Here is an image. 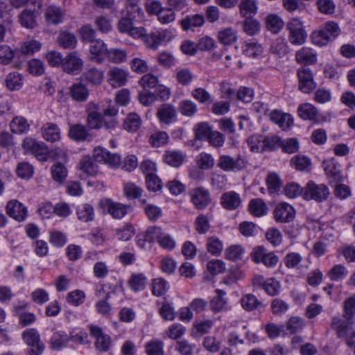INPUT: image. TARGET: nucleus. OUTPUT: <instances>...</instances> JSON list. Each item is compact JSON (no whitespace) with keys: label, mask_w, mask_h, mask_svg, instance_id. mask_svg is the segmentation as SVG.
I'll list each match as a JSON object with an SVG mask.
<instances>
[{"label":"nucleus","mask_w":355,"mask_h":355,"mask_svg":"<svg viewBox=\"0 0 355 355\" xmlns=\"http://www.w3.org/2000/svg\"><path fill=\"white\" fill-rule=\"evenodd\" d=\"M247 162L241 155L235 157L227 155H221L217 160V166L226 172L241 171L246 168Z\"/></svg>","instance_id":"39448f33"},{"label":"nucleus","mask_w":355,"mask_h":355,"mask_svg":"<svg viewBox=\"0 0 355 355\" xmlns=\"http://www.w3.org/2000/svg\"><path fill=\"white\" fill-rule=\"evenodd\" d=\"M340 33V29L338 24L329 21L322 24L318 30L313 31L311 39L313 44L322 46L334 40Z\"/></svg>","instance_id":"f257e3e1"},{"label":"nucleus","mask_w":355,"mask_h":355,"mask_svg":"<svg viewBox=\"0 0 355 355\" xmlns=\"http://www.w3.org/2000/svg\"><path fill=\"white\" fill-rule=\"evenodd\" d=\"M267 209V205L260 198L252 199L249 203V210L255 216L260 217L265 215Z\"/></svg>","instance_id":"37998d69"},{"label":"nucleus","mask_w":355,"mask_h":355,"mask_svg":"<svg viewBox=\"0 0 355 355\" xmlns=\"http://www.w3.org/2000/svg\"><path fill=\"white\" fill-rule=\"evenodd\" d=\"M329 196V190L324 184H316L312 180L307 182L304 188L303 197L305 200H313L321 202L326 200Z\"/></svg>","instance_id":"20e7f679"},{"label":"nucleus","mask_w":355,"mask_h":355,"mask_svg":"<svg viewBox=\"0 0 355 355\" xmlns=\"http://www.w3.org/2000/svg\"><path fill=\"white\" fill-rule=\"evenodd\" d=\"M158 82L157 76L152 73H147L141 77L139 83L143 87V89L149 90L150 89L156 88L158 85Z\"/></svg>","instance_id":"338daca9"},{"label":"nucleus","mask_w":355,"mask_h":355,"mask_svg":"<svg viewBox=\"0 0 355 355\" xmlns=\"http://www.w3.org/2000/svg\"><path fill=\"white\" fill-rule=\"evenodd\" d=\"M106 58L112 63H122L127 60V52L125 50L121 49H107Z\"/></svg>","instance_id":"79ce46f5"},{"label":"nucleus","mask_w":355,"mask_h":355,"mask_svg":"<svg viewBox=\"0 0 355 355\" xmlns=\"http://www.w3.org/2000/svg\"><path fill=\"white\" fill-rule=\"evenodd\" d=\"M196 138L199 140H207L212 132L211 126L206 122H201L194 127Z\"/></svg>","instance_id":"13d9d810"},{"label":"nucleus","mask_w":355,"mask_h":355,"mask_svg":"<svg viewBox=\"0 0 355 355\" xmlns=\"http://www.w3.org/2000/svg\"><path fill=\"white\" fill-rule=\"evenodd\" d=\"M168 288L166 281L162 278H156L153 279L152 284V293L155 296L164 295Z\"/></svg>","instance_id":"680f3d73"},{"label":"nucleus","mask_w":355,"mask_h":355,"mask_svg":"<svg viewBox=\"0 0 355 355\" xmlns=\"http://www.w3.org/2000/svg\"><path fill=\"white\" fill-rule=\"evenodd\" d=\"M242 308L247 311L264 309L266 305L253 294H246L240 300Z\"/></svg>","instance_id":"4be33fe9"},{"label":"nucleus","mask_w":355,"mask_h":355,"mask_svg":"<svg viewBox=\"0 0 355 355\" xmlns=\"http://www.w3.org/2000/svg\"><path fill=\"white\" fill-rule=\"evenodd\" d=\"M83 61L76 51L69 53L64 58L62 68L68 73H78L81 71Z\"/></svg>","instance_id":"dca6fc26"},{"label":"nucleus","mask_w":355,"mask_h":355,"mask_svg":"<svg viewBox=\"0 0 355 355\" xmlns=\"http://www.w3.org/2000/svg\"><path fill=\"white\" fill-rule=\"evenodd\" d=\"M269 118L283 130L289 129L293 124V119L291 114L282 113L276 110L269 114Z\"/></svg>","instance_id":"6ab92c4d"},{"label":"nucleus","mask_w":355,"mask_h":355,"mask_svg":"<svg viewBox=\"0 0 355 355\" xmlns=\"http://www.w3.org/2000/svg\"><path fill=\"white\" fill-rule=\"evenodd\" d=\"M348 274L347 268L343 264H336L334 266L327 272V276L331 281H341L345 278Z\"/></svg>","instance_id":"c03bdc74"},{"label":"nucleus","mask_w":355,"mask_h":355,"mask_svg":"<svg viewBox=\"0 0 355 355\" xmlns=\"http://www.w3.org/2000/svg\"><path fill=\"white\" fill-rule=\"evenodd\" d=\"M29 124L27 120L22 116L15 117L10 123V128L12 132L23 134L29 130Z\"/></svg>","instance_id":"49530a36"},{"label":"nucleus","mask_w":355,"mask_h":355,"mask_svg":"<svg viewBox=\"0 0 355 355\" xmlns=\"http://www.w3.org/2000/svg\"><path fill=\"white\" fill-rule=\"evenodd\" d=\"M217 38L222 44L231 46L237 41L238 32L232 27H226L218 32Z\"/></svg>","instance_id":"b1692460"},{"label":"nucleus","mask_w":355,"mask_h":355,"mask_svg":"<svg viewBox=\"0 0 355 355\" xmlns=\"http://www.w3.org/2000/svg\"><path fill=\"white\" fill-rule=\"evenodd\" d=\"M157 21L162 25L168 24L175 21L176 14L172 8L164 7L157 17Z\"/></svg>","instance_id":"e2e57ef3"},{"label":"nucleus","mask_w":355,"mask_h":355,"mask_svg":"<svg viewBox=\"0 0 355 355\" xmlns=\"http://www.w3.org/2000/svg\"><path fill=\"white\" fill-rule=\"evenodd\" d=\"M168 135L164 131H156L149 137V143L154 148H159L168 144Z\"/></svg>","instance_id":"a18cd8bd"},{"label":"nucleus","mask_w":355,"mask_h":355,"mask_svg":"<svg viewBox=\"0 0 355 355\" xmlns=\"http://www.w3.org/2000/svg\"><path fill=\"white\" fill-rule=\"evenodd\" d=\"M191 202L198 210H203L211 202V196L209 189L200 186L191 189L189 191Z\"/></svg>","instance_id":"423d86ee"},{"label":"nucleus","mask_w":355,"mask_h":355,"mask_svg":"<svg viewBox=\"0 0 355 355\" xmlns=\"http://www.w3.org/2000/svg\"><path fill=\"white\" fill-rule=\"evenodd\" d=\"M78 218L83 222L92 221L94 217L93 207L87 203L78 206L76 209Z\"/></svg>","instance_id":"4c0bfd02"},{"label":"nucleus","mask_w":355,"mask_h":355,"mask_svg":"<svg viewBox=\"0 0 355 355\" xmlns=\"http://www.w3.org/2000/svg\"><path fill=\"white\" fill-rule=\"evenodd\" d=\"M266 184L270 193H275L279 191L282 182L276 173H270L267 176Z\"/></svg>","instance_id":"0e129e2a"},{"label":"nucleus","mask_w":355,"mask_h":355,"mask_svg":"<svg viewBox=\"0 0 355 355\" xmlns=\"http://www.w3.org/2000/svg\"><path fill=\"white\" fill-rule=\"evenodd\" d=\"M143 42L145 44L146 46L151 50H157L158 47L162 44L160 40V37L158 33V31L151 33L150 34L146 35L143 38Z\"/></svg>","instance_id":"bf43d9fd"},{"label":"nucleus","mask_w":355,"mask_h":355,"mask_svg":"<svg viewBox=\"0 0 355 355\" xmlns=\"http://www.w3.org/2000/svg\"><path fill=\"white\" fill-rule=\"evenodd\" d=\"M207 251L214 256H218L223 251V242L216 236L207 238L206 242Z\"/></svg>","instance_id":"de8ad7c7"},{"label":"nucleus","mask_w":355,"mask_h":355,"mask_svg":"<svg viewBox=\"0 0 355 355\" xmlns=\"http://www.w3.org/2000/svg\"><path fill=\"white\" fill-rule=\"evenodd\" d=\"M250 257L254 263H261L268 268L275 267L279 261L278 257L273 252H268L263 246L255 247Z\"/></svg>","instance_id":"6e6552de"},{"label":"nucleus","mask_w":355,"mask_h":355,"mask_svg":"<svg viewBox=\"0 0 355 355\" xmlns=\"http://www.w3.org/2000/svg\"><path fill=\"white\" fill-rule=\"evenodd\" d=\"M83 77L88 84L98 86L104 79V71L96 67H91L83 73Z\"/></svg>","instance_id":"5701e85b"},{"label":"nucleus","mask_w":355,"mask_h":355,"mask_svg":"<svg viewBox=\"0 0 355 355\" xmlns=\"http://www.w3.org/2000/svg\"><path fill=\"white\" fill-rule=\"evenodd\" d=\"M80 169L88 175H94L98 172V166L90 157H83L80 162Z\"/></svg>","instance_id":"3c124183"},{"label":"nucleus","mask_w":355,"mask_h":355,"mask_svg":"<svg viewBox=\"0 0 355 355\" xmlns=\"http://www.w3.org/2000/svg\"><path fill=\"white\" fill-rule=\"evenodd\" d=\"M45 19L49 24H58L62 21L64 12L55 6H49L45 10Z\"/></svg>","instance_id":"c756f323"},{"label":"nucleus","mask_w":355,"mask_h":355,"mask_svg":"<svg viewBox=\"0 0 355 355\" xmlns=\"http://www.w3.org/2000/svg\"><path fill=\"white\" fill-rule=\"evenodd\" d=\"M243 30L248 35H254L260 30L259 22L252 17H244Z\"/></svg>","instance_id":"6e6d98bb"},{"label":"nucleus","mask_w":355,"mask_h":355,"mask_svg":"<svg viewBox=\"0 0 355 355\" xmlns=\"http://www.w3.org/2000/svg\"><path fill=\"white\" fill-rule=\"evenodd\" d=\"M288 41L293 45H302L305 43L307 33L304 30L303 22L297 17H294L288 22Z\"/></svg>","instance_id":"f03ea898"},{"label":"nucleus","mask_w":355,"mask_h":355,"mask_svg":"<svg viewBox=\"0 0 355 355\" xmlns=\"http://www.w3.org/2000/svg\"><path fill=\"white\" fill-rule=\"evenodd\" d=\"M273 214L277 222L289 223L295 218V210L291 205L281 202L275 207Z\"/></svg>","instance_id":"4468645a"},{"label":"nucleus","mask_w":355,"mask_h":355,"mask_svg":"<svg viewBox=\"0 0 355 355\" xmlns=\"http://www.w3.org/2000/svg\"><path fill=\"white\" fill-rule=\"evenodd\" d=\"M43 138L48 141L54 142L60 139V130L58 126L53 123H45L42 129Z\"/></svg>","instance_id":"bb28decb"},{"label":"nucleus","mask_w":355,"mask_h":355,"mask_svg":"<svg viewBox=\"0 0 355 355\" xmlns=\"http://www.w3.org/2000/svg\"><path fill=\"white\" fill-rule=\"evenodd\" d=\"M104 207L107 212L116 219L122 218L128 212V207L112 201L110 199H106L104 202Z\"/></svg>","instance_id":"412c9836"},{"label":"nucleus","mask_w":355,"mask_h":355,"mask_svg":"<svg viewBox=\"0 0 355 355\" xmlns=\"http://www.w3.org/2000/svg\"><path fill=\"white\" fill-rule=\"evenodd\" d=\"M291 163L298 171H309L311 169V160L306 156L296 155L291 159Z\"/></svg>","instance_id":"4d7b16f0"},{"label":"nucleus","mask_w":355,"mask_h":355,"mask_svg":"<svg viewBox=\"0 0 355 355\" xmlns=\"http://www.w3.org/2000/svg\"><path fill=\"white\" fill-rule=\"evenodd\" d=\"M177 115L176 108L170 103L162 104L157 109L156 116L160 123L169 125L176 120Z\"/></svg>","instance_id":"2eb2a0df"},{"label":"nucleus","mask_w":355,"mask_h":355,"mask_svg":"<svg viewBox=\"0 0 355 355\" xmlns=\"http://www.w3.org/2000/svg\"><path fill=\"white\" fill-rule=\"evenodd\" d=\"M331 327L336 331L338 337H344L349 333L351 323L349 320H344L340 317H334L331 320Z\"/></svg>","instance_id":"cd10ccee"},{"label":"nucleus","mask_w":355,"mask_h":355,"mask_svg":"<svg viewBox=\"0 0 355 355\" xmlns=\"http://www.w3.org/2000/svg\"><path fill=\"white\" fill-rule=\"evenodd\" d=\"M70 94L76 101L83 102L88 98L89 90L84 84L78 83L70 87Z\"/></svg>","instance_id":"473e14b6"},{"label":"nucleus","mask_w":355,"mask_h":355,"mask_svg":"<svg viewBox=\"0 0 355 355\" xmlns=\"http://www.w3.org/2000/svg\"><path fill=\"white\" fill-rule=\"evenodd\" d=\"M141 125V117L136 113H130L124 120V129L128 132H136Z\"/></svg>","instance_id":"ea45409f"},{"label":"nucleus","mask_w":355,"mask_h":355,"mask_svg":"<svg viewBox=\"0 0 355 355\" xmlns=\"http://www.w3.org/2000/svg\"><path fill=\"white\" fill-rule=\"evenodd\" d=\"M245 250L240 245H232L225 250V257L232 261H236L243 259Z\"/></svg>","instance_id":"a19ab883"},{"label":"nucleus","mask_w":355,"mask_h":355,"mask_svg":"<svg viewBox=\"0 0 355 355\" xmlns=\"http://www.w3.org/2000/svg\"><path fill=\"white\" fill-rule=\"evenodd\" d=\"M140 0H124V8L121 10V15L140 17L142 10L139 6Z\"/></svg>","instance_id":"72a5a7b5"},{"label":"nucleus","mask_w":355,"mask_h":355,"mask_svg":"<svg viewBox=\"0 0 355 355\" xmlns=\"http://www.w3.org/2000/svg\"><path fill=\"white\" fill-rule=\"evenodd\" d=\"M164 343L154 339L148 341L145 346L147 355H164Z\"/></svg>","instance_id":"864d4df0"},{"label":"nucleus","mask_w":355,"mask_h":355,"mask_svg":"<svg viewBox=\"0 0 355 355\" xmlns=\"http://www.w3.org/2000/svg\"><path fill=\"white\" fill-rule=\"evenodd\" d=\"M51 172L53 180L59 184H62L65 181L68 174L67 168L60 162H57L51 166Z\"/></svg>","instance_id":"58836bf2"},{"label":"nucleus","mask_w":355,"mask_h":355,"mask_svg":"<svg viewBox=\"0 0 355 355\" xmlns=\"http://www.w3.org/2000/svg\"><path fill=\"white\" fill-rule=\"evenodd\" d=\"M239 14L242 17H253L258 10L257 0H241L239 5Z\"/></svg>","instance_id":"c85d7f7f"},{"label":"nucleus","mask_w":355,"mask_h":355,"mask_svg":"<svg viewBox=\"0 0 355 355\" xmlns=\"http://www.w3.org/2000/svg\"><path fill=\"white\" fill-rule=\"evenodd\" d=\"M220 204L225 209L234 210L241 204L240 195L233 191L225 192L221 196Z\"/></svg>","instance_id":"aec40b11"},{"label":"nucleus","mask_w":355,"mask_h":355,"mask_svg":"<svg viewBox=\"0 0 355 355\" xmlns=\"http://www.w3.org/2000/svg\"><path fill=\"white\" fill-rule=\"evenodd\" d=\"M266 24L268 30L275 34L279 33L284 26L283 21L276 15H268L266 19Z\"/></svg>","instance_id":"8fccbe9b"},{"label":"nucleus","mask_w":355,"mask_h":355,"mask_svg":"<svg viewBox=\"0 0 355 355\" xmlns=\"http://www.w3.org/2000/svg\"><path fill=\"white\" fill-rule=\"evenodd\" d=\"M21 146L26 153L33 155L39 161L47 160L49 151L43 142L37 141L31 137H26L24 139Z\"/></svg>","instance_id":"0eeeda50"},{"label":"nucleus","mask_w":355,"mask_h":355,"mask_svg":"<svg viewBox=\"0 0 355 355\" xmlns=\"http://www.w3.org/2000/svg\"><path fill=\"white\" fill-rule=\"evenodd\" d=\"M148 236L149 239L157 241L159 245L168 250H171L175 248V241L168 234L164 232L159 227H151L148 229Z\"/></svg>","instance_id":"9d476101"},{"label":"nucleus","mask_w":355,"mask_h":355,"mask_svg":"<svg viewBox=\"0 0 355 355\" xmlns=\"http://www.w3.org/2000/svg\"><path fill=\"white\" fill-rule=\"evenodd\" d=\"M180 23L182 29L188 31L202 26L205 23V17L202 15L200 14L188 15L182 19Z\"/></svg>","instance_id":"393cba45"},{"label":"nucleus","mask_w":355,"mask_h":355,"mask_svg":"<svg viewBox=\"0 0 355 355\" xmlns=\"http://www.w3.org/2000/svg\"><path fill=\"white\" fill-rule=\"evenodd\" d=\"M191 96L202 104L211 103L212 101L211 95L202 87H197L192 90Z\"/></svg>","instance_id":"69168bd1"},{"label":"nucleus","mask_w":355,"mask_h":355,"mask_svg":"<svg viewBox=\"0 0 355 355\" xmlns=\"http://www.w3.org/2000/svg\"><path fill=\"white\" fill-rule=\"evenodd\" d=\"M69 342V335L63 331H55L51 338V347L54 350H60L68 345Z\"/></svg>","instance_id":"a878e982"},{"label":"nucleus","mask_w":355,"mask_h":355,"mask_svg":"<svg viewBox=\"0 0 355 355\" xmlns=\"http://www.w3.org/2000/svg\"><path fill=\"white\" fill-rule=\"evenodd\" d=\"M297 113L301 119L313 121L316 120L318 111L314 105L306 103L299 105Z\"/></svg>","instance_id":"2f4dec72"},{"label":"nucleus","mask_w":355,"mask_h":355,"mask_svg":"<svg viewBox=\"0 0 355 355\" xmlns=\"http://www.w3.org/2000/svg\"><path fill=\"white\" fill-rule=\"evenodd\" d=\"M5 83L8 89L18 90L23 85V78L19 73L13 71L6 76Z\"/></svg>","instance_id":"e433bc0d"},{"label":"nucleus","mask_w":355,"mask_h":355,"mask_svg":"<svg viewBox=\"0 0 355 355\" xmlns=\"http://www.w3.org/2000/svg\"><path fill=\"white\" fill-rule=\"evenodd\" d=\"M68 135L71 139L76 141L87 140L89 137L87 129L81 124L70 125Z\"/></svg>","instance_id":"7c9ffc66"},{"label":"nucleus","mask_w":355,"mask_h":355,"mask_svg":"<svg viewBox=\"0 0 355 355\" xmlns=\"http://www.w3.org/2000/svg\"><path fill=\"white\" fill-rule=\"evenodd\" d=\"M298 88L305 94H309L316 87L312 71L307 67H300L297 71Z\"/></svg>","instance_id":"1a4fd4ad"},{"label":"nucleus","mask_w":355,"mask_h":355,"mask_svg":"<svg viewBox=\"0 0 355 355\" xmlns=\"http://www.w3.org/2000/svg\"><path fill=\"white\" fill-rule=\"evenodd\" d=\"M107 49V44L102 40L92 41L89 48V60L98 64L102 63L106 58Z\"/></svg>","instance_id":"f8f14e48"},{"label":"nucleus","mask_w":355,"mask_h":355,"mask_svg":"<svg viewBox=\"0 0 355 355\" xmlns=\"http://www.w3.org/2000/svg\"><path fill=\"white\" fill-rule=\"evenodd\" d=\"M6 213L16 220L22 221L27 216V209L17 200H10L6 205Z\"/></svg>","instance_id":"f3484780"},{"label":"nucleus","mask_w":355,"mask_h":355,"mask_svg":"<svg viewBox=\"0 0 355 355\" xmlns=\"http://www.w3.org/2000/svg\"><path fill=\"white\" fill-rule=\"evenodd\" d=\"M90 335L96 338L95 346L100 352H107L111 344L110 337L103 333L102 329L94 324L89 325Z\"/></svg>","instance_id":"ddd939ff"},{"label":"nucleus","mask_w":355,"mask_h":355,"mask_svg":"<svg viewBox=\"0 0 355 355\" xmlns=\"http://www.w3.org/2000/svg\"><path fill=\"white\" fill-rule=\"evenodd\" d=\"M128 71L119 67H112L107 73V81L110 85L116 88L123 86L128 81Z\"/></svg>","instance_id":"9b49d317"},{"label":"nucleus","mask_w":355,"mask_h":355,"mask_svg":"<svg viewBox=\"0 0 355 355\" xmlns=\"http://www.w3.org/2000/svg\"><path fill=\"white\" fill-rule=\"evenodd\" d=\"M57 42L59 46L64 49H73L76 46L77 39L73 33L62 31L59 33Z\"/></svg>","instance_id":"f704fd0d"},{"label":"nucleus","mask_w":355,"mask_h":355,"mask_svg":"<svg viewBox=\"0 0 355 355\" xmlns=\"http://www.w3.org/2000/svg\"><path fill=\"white\" fill-rule=\"evenodd\" d=\"M194 227L196 231L200 234L208 232L211 227L208 217L203 214H199L195 219Z\"/></svg>","instance_id":"603ef678"},{"label":"nucleus","mask_w":355,"mask_h":355,"mask_svg":"<svg viewBox=\"0 0 355 355\" xmlns=\"http://www.w3.org/2000/svg\"><path fill=\"white\" fill-rule=\"evenodd\" d=\"M196 163L200 169L210 170L214 166V159L209 153H201L196 158Z\"/></svg>","instance_id":"5fc2aeb1"},{"label":"nucleus","mask_w":355,"mask_h":355,"mask_svg":"<svg viewBox=\"0 0 355 355\" xmlns=\"http://www.w3.org/2000/svg\"><path fill=\"white\" fill-rule=\"evenodd\" d=\"M184 159V155L183 153L177 150H167L164 155V162L173 167L180 166L182 164Z\"/></svg>","instance_id":"c9c22d12"},{"label":"nucleus","mask_w":355,"mask_h":355,"mask_svg":"<svg viewBox=\"0 0 355 355\" xmlns=\"http://www.w3.org/2000/svg\"><path fill=\"white\" fill-rule=\"evenodd\" d=\"M42 6L40 0H34L28 5L19 15V21L23 27L34 28L37 26V19Z\"/></svg>","instance_id":"7ed1b4c3"},{"label":"nucleus","mask_w":355,"mask_h":355,"mask_svg":"<svg viewBox=\"0 0 355 355\" xmlns=\"http://www.w3.org/2000/svg\"><path fill=\"white\" fill-rule=\"evenodd\" d=\"M195 347L194 344H191L187 340L183 339L177 341L175 348L180 355H193Z\"/></svg>","instance_id":"774afa93"},{"label":"nucleus","mask_w":355,"mask_h":355,"mask_svg":"<svg viewBox=\"0 0 355 355\" xmlns=\"http://www.w3.org/2000/svg\"><path fill=\"white\" fill-rule=\"evenodd\" d=\"M295 58L299 64H313L317 62V53L311 48L304 46L296 51Z\"/></svg>","instance_id":"a211bd4d"},{"label":"nucleus","mask_w":355,"mask_h":355,"mask_svg":"<svg viewBox=\"0 0 355 355\" xmlns=\"http://www.w3.org/2000/svg\"><path fill=\"white\" fill-rule=\"evenodd\" d=\"M324 171L327 175L332 179L336 183L341 182L343 181V175L340 170L339 166L336 165L332 162H329L325 164Z\"/></svg>","instance_id":"09e8293b"},{"label":"nucleus","mask_w":355,"mask_h":355,"mask_svg":"<svg viewBox=\"0 0 355 355\" xmlns=\"http://www.w3.org/2000/svg\"><path fill=\"white\" fill-rule=\"evenodd\" d=\"M180 113L187 116H193L198 111L196 103L191 100H184L179 104Z\"/></svg>","instance_id":"052dcab7"}]
</instances>
